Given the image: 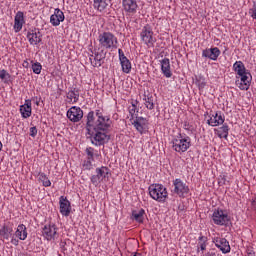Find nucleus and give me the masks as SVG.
Returning a JSON list of instances; mask_svg holds the SVG:
<instances>
[{
	"instance_id": "nucleus-1",
	"label": "nucleus",
	"mask_w": 256,
	"mask_h": 256,
	"mask_svg": "<svg viewBox=\"0 0 256 256\" xmlns=\"http://www.w3.org/2000/svg\"><path fill=\"white\" fill-rule=\"evenodd\" d=\"M113 121L109 115H105L101 110L90 111L86 120V135L91 140L92 145L101 147L109 141L107 131L111 129Z\"/></svg>"
},
{
	"instance_id": "nucleus-2",
	"label": "nucleus",
	"mask_w": 256,
	"mask_h": 256,
	"mask_svg": "<svg viewBox=\"0 0 256 256\" xmlns=\"http://www.w3.org/2000/svg\"><path fill=\"white\" fill-rule=\"evenodd\" d=\"M170 145L173 151L183 155V153L187 152L191 147V137L187 136V134L178 133L172 136Z\"/></svg>"
},
{
	"instance_id": "nucleus-3",
	"label": "nucleus",
	"mask_w": 256,
	"mask_h": 256,
	"mask_svg": "<svg viewBox=\"0 0 256 256\" xmlns=\"http://www.w3.org/2000/svg\"><path fill=\"white\" fill-rule=\"evenodd\" d=\"M100 49L105 51H115L119 45V39L112 32H102L98 35Z\"/></svg>"
},
{
	"instance_id": "nucleus-4",
	"label": "nucleus",
	"mask_w": 256,
	"mask_h": 256,
	"mask_svg": "<svg viewBox=\"0 0 256 256\" xmlns=\"http://www.w3.org/2000/svg\"><path fill=\"white\" fill-rule=\"evenodd\" d=\"M95 173L90 177V181L94 187H99L101 183H107L111 178V170L107 166L96 168Z\"/></svg>"
},
{
	"instance_id": "nucleus-5",
	"label": "nucleus",
	"mask_w": 256,
	"mask_h": 256,
	"mask_svg": "<svg viewBox=\"0 0 256 256\" xmlns=\"http://www.w3.org/2000/svg\"><path fill=\"white\" fill-rule=\"evenodd\" d=\"M148 191L151 199L158 201V203H165L167 197H169L167 188L163 184H151Z\"/></svg>"
},
{
	"instance_id": "nucleus-6",
	"label": "nucleus",
	"mask_w": 256,
	"mask_h": 256,
	"mask_svg": "<svg viewBox=\"0 0 256 256\" xmlns=\"http://www.w3.org/2000/svg\"><path fill=\"white\" fill-rule=\"evenodd\" d=\"M189 185L181 178H176L172 181L171 193L172 195H177L180 199H185L189 196Z\"/></svg>"
},
{
	"instance_id": "nucleus-7",
	"label": "nucleus",
	"mask_w": 256,
	"mask_h": 256,
	"mask_svg": "<svg viewBox=\"0 0 256 256\" xmlns=\"http://www.w3.org/2000/svg\"><path fill=\"white\" fill-rule=\"evenodd\" d=\"M212 221L214 225H218L220 227H227L229 223H231V216H229L227 210L215 208L212 213Z\"/></svg>"
},
{
	"instance_id": "nucleus-8",
	"label": "nucleus",
	"mask_w": 256,
	"mask_h": 256,
	"mask_svg": "<svg viewBox=\"0 0 256 256\" xmlns=\"http://www.w3.org/2000/svg\"><path fill=\"white\" fill-rule=\"evenodd\" d=\"M140 37L144 45H147L148 48L155 47V43H157V39L153 37V28H151V25L146 24L142 28Z\"/></svg>"
},
{
	"instance_id": "nucleus-9",
	"label": "nucleus",
	"mask_w": 256,
	"mask_h": 256,
	"mask_svg": "<svg viewBox=\"0 0 256 256\" xmlns=\"http://www.w3.org/2000/svg\"><path fill=\"white\" fill-rule=\"evenodd\" d=\"M212 243L224 255H227V253H231V245L229 244V240L228 239L223 238L221 236H214L212 238Z\"/></svg>"
},
{
	"instance_id": "nucleus-10",
	"label": "nucleus",
	"mask_w": 256,
	"mask_h": 256,
	"mask_svg": "<svg viewBox=\"0 0 256 256\" xmlns=\"http://www.w3.org/2000/svg\"><path fill=\"white\" fill-rule=\"evenodd\" d=\"M132 125L140 135H144V133H147V129H149V120L143 116H136Z\"/></svg>"
},
{
	"instance_id": "nucleus-11",
	"label": "nucleus",
	"mask_w": 256,
	"mask_h": 256,
	"mask_svg": "<svg viewBox=\"0 0 256 256\" xmlns=\"http://www.w3.org/2000/svg\"><path fill=\"white\" fill-rule=\"evenodd\" d=\"M57 229V225L53 222L44 225L42 229L44 239H46V241H55V239H57Z\"/></svg>"
},
{
	"instance_id": "nucleus-12",
	"label": "nucleus",
	"mask_w": 256,
	"mask_h": 256,
	"mask_svg": "<svg viewBox=\"0 0 256 256\" xmlns=\"http://www.w3.org/2000/svg\"><path fill=\"white\" fill-rule=\"evenodd\" d=\"M105 57H107V52L105 49L98 48L94 50L93 55L90 58L93 67H101L105 63Z\"/></svg>"
},
{
	"instance_id": "nucleus-13",
	"label": "nucleus",
	"mask_w": 256,
	"mask_h": 256,
	"mask_svg": "<svg viewBox=\"0 0 256 256\" xmlns=\"http://www.w3.org/2000/svg\"><path fill=\"white\" fill-rule=\"evenodd\" d=\"M249 76L251 77L250 72H245L244 74H240L236 76V85L240 91H248L249 87H251V81L249 80Z\"/></svg>"
},
{
	"instance_id": "nucleus-14",
	"label": "nucleus",
	"mask_w": 256,
	"mask_h": 256,
	"mask_svg": "<svg viewBox=\"0 0 256 256\" xmlns=\"http://www.w3.org/2000/svg\"><path fill=\"white\" fill-rule=\"evenodd\" d=\"M66 117L71 123H79L83 119V110L79 106H72L67 112Z\"/></svg>"
},
{
	"instance_id": "nucleus-15",
	"label": "nucleus",
	"mask_w": 256,
	"mask_h": 256,
	"mask_svg": "<svg viewBox=\"0 0 256 256\" xmlns=\"http://www.w3.org/2000/svg\"><path fill=\"white\" fill-rule=\"evenodd\" d=\"M209 246V238L207 236L200 235L196 242V253L198 256H205V251Z\"/></svg>"
},
{
	"instance_id": "nucleus-16",
	"label": "nucleus",
	"mask_w": 256,
	"mask_h": 256,
	"mask_svg": "<svg viewBox=\"0 0 256 256\" xmlns=\"http://www.w3.org/2000/svg\"><path fill=\"white\" fill-rule=\"evenodd\" d=\"M225 123V115H223L222 111H217L215 114L210 116V119L207 120V124L210 127H219V125H223Z\"/></svg>"
},
{
	"instance_id": "nucleus-17",
	"label": "nucleus",
	"mask_w": 256,
	"mask_h": 256,
	"mask_svg": "<svg viewBox=\"0 0 256 256\" xmlns=\"http://www.w3.org/2000/svg\"><path fill=\"white\" fill-rule=\"evenodd\" d=\"M63 21H65V14L59 8L54 9V13L50 16L52 27H59Z\"/></svg>"
},
{
	"instance_id": "nucleus-18",
	"label": "nucleus",
	"mask_w": 256,
	"mask_h": 256,
	"mask_svg": "<svg viewBox=\"0 0 256 256\" xmlns=\"http://www.w3.org/2000/svg\"><path fill=\"white\" fill-rule=\"evenodd\" d=\"M60 213L63 217L71 215V202L65 196L59 198Z\"/></svg>"
},
{
	"instance_id": "nucleus-19",
	"label": "nucleus",
	"mask_w": 256,
	"mask_h": 256,
	"mask_svg": "<svg viewBox=\"0 0 256 256\" xmlns=\"http://www.w3.org/2000/svg\"><path fill=\"white\" fill-rule=\"evenodd\" d=\"M118 57L123 73H131V61L127 59V56H125V53L122 49H118Z\"/></svg>"
},
{
	"instance_id": "nucleus-20",
	"label": "nucleus",
	"mask_w": 256,
	"mask_h": 256,
	"mask_svg": "<svg viewBox=\"0 0 256 256\" xmlns=\"http://www.w3.org/2000/svg\"><path fill=\"white\" fill-rule=\"evenodd\" d=\"M221 55V50L218 47L206 48L202 51V57L210 59V61H217Z\"/></svg>"
},
{
	"instance_id": "nucleus-21",
	"label": "nucleus",
	"mask_w": 256,
	"mask_h": 256,
	"mask_svg": "<svg viewBox=\"0 0 256 256\" xmlns=\"http://www.w3.org/2000/svg\"><path fill=\"white\" fill-rule=\"evenodd\" d=\"M23 25H25V13L18 11L14 17V32L19 33L23 29Z\"/></svg>"
},
{
	"instance_id": "nucleus-22",
	"label": "nucleus",
	"mask_w": 256,
	"mask_h": 256,
	"mask_svg": "<svg viewBox=\"0 0 256 256\" xmlns=\"http://www.w3.org/2000/svg\"><path fill=\"white\" fill-rule=\"evenodd\" d=\"M27 39L30 45H38L41 43V32L37 29H32L27 32Z\"/></svg>"
},
{
	"instance_id": "nucleus-23",
	"label": "nucleus",
	"mask_w": 256,
	"mask_h": 256,
	"mask_svg": "<svg viewBox=\"0 0 256 256\" xmlns=\"http://www.w3.org/2000/svg\"><path fill=\"white\" fill-rule=\"evenodd\" d=\"M160 65L164 77H166V79H171V77H173V72H171V61L169 58H163L160 60Z\"/></svg>"
},
{
	"instance_id": "nucleus-24",
	"label": "nucleus",
	"mask_w": 256,
	"mask_h": 256,
	"mask_svg": "<svg viewBox=\"0 0 256 256\" xmlns=\"http://www.w3.org/2000/svg\"><path fill=\"white\" fill-rule=\"evenodd\" d=\"M109 5H111V0H93V8L99 13H105Z\"/></svg>"
},
{
	"instance_id": "nucleus-25",
	"label": "nucleus",
	"mask_w": 256,
	"mask_h": 256,
	"mask_svg": "<svg viewBox=\"0 0 256 256\" xmlns=\"http://www.w3.org/2000/svg\"><path fill=\"white\" fill-rule=\"evenodd\" d=\"M122 7L126 13H137V0H122Z\"/></svg>"
},
{
	"instance_id": "nucleus-26",
	"label": "nucleus",
	"mask_w": 256,
	"mask_h": 256,
	"mask_svg": "<svg viewBox=\"0 0 256 256\" xmlns=\"http://www.w3.org/2000/svg\"><path fill=\"white\" fill-rule=\"evenodd\" d=\"M33 108L31 107V100H25V103L20 106V113L23 119H29L31 117Z\"/></svg>"
},
{
	"instance_id": "nucleus-27",
	"label": "nucleus",
	"mask_w": 256,
	"mask_h": 256,
	"mask_svg": "<svg viewBox=\"0 0 256 256\" xmlns=\"http://www.w3.org/2000/svg\"><path fill=\"white\" fill-rule=\"evenodd\" d=\"M66 97H67L69 103H72V105H75V103L79 102V89L71 88L67 92Z\"/></svg>"
},
{
	"instance_id": "nucleus-28",
	"label": "nucleus",
	"mask_w": 256,
	"mask_h": 256,
	"mask_svg": "<svg viewBox=\"0 0 256 256\" xmlns=\"http://www.w3.org/2000/svg\"><path fill=\"white\" fill-rule=\"evenodd\" d=\"M27 235V226L24 224H19L14 233V236H16L20 241H25V239H27Z\"/></svg>"
},
{
	"instance_id": "nucleus-29",
	"label": "nucleus",
	"mask_w": 256,
	"mask_h": 256,
	"mask_svg": "<svg viewBox=\"0 0 256 256\" xmlns=\"http://www.w3.org/2000/svg\"><path fill=\"white\" fill-rule=\"evenodd\" d=\"M233 71L236 73V77H239V75H243L248 72L245 64L242 61H236L233 64Z\"/></svg>"
},
{
	"instance_id": "nucleus-30",
	"label": "nucleus",
	"mask_w": 256,
	"mask_h": 256,
	"mask_svg": "<svg viewBox=\"0 0 256 256\" xmlns=\"http://www.w3.org/2000/svg\"><path fill=\"white\" fill-rule=\"evenodd\" d=\"M145 217V209L132 211V219L136 221V223H143L145 221Z\"/></svg>"
},
{
	"instance_id": "nucleus-31",
	"label": "nucleus",
	"mask_w": 256,
	"mask_h": 256,
	"mask_svg": "<svg viewBox=\"0 0 256 256\" xmlns=\"http://www.w3.org/2000/svg\"><path fill=\"white\" fill-rule=\"evenodd\" d=\"M143 101L146 109L149 111H153V109H155V101L153 100L152 95L144 94Z\"/></svg>"
},
{
	"instance_id": "nucleus-32",
	"label": "nucleus",
	"mask_w": 256,
	"mask_h": 256,
	"mask_svg": "<svg viewBox=\"0 0 256 256\" xmlns=\"http://www.w3.org/2000/svg\"><path fill=\"white\" fill-rule=\"evenodd\" d=\"M85 153L87 155V159L95 161V159H99L100 155L98 150H95L93 147H87L85 149Z\"/></svg>"
},
{
	"instance_id": "nucleus-33",
	"label": "nucleus",
	"mask_w": 256,
	"mask_h": 256,
	"mask_svg": "<svg viewBox=\"0 0 256 256\" xmlns=\"http://www.w3.org/2000/svg\"><path fill=\"white\" fill-rule=\"evenodd\" d=\"M0 236L4 238L6 241H9V239L13 237V228H10L9 226H3L0 229Z\"/></svg>"
},
{
	"instance_id": "nucleus-34",
	"label": "nucleus",
	"mask_w": 256,
	"mask_h": 256,
	"mask_svg": "<svg viewBox=\"0 0 256 256\" xmlns=\"http://www.w3.org/2000/svg\"><path fill=\"white\" fill-rule=\"evenodd\" d=\"M217 135L220 139H227L229 137V125L223 124L218 130Z\"/></svg>"
},
{
	"instance_id": "nucleus-35",
	"label": "nucleus",
	"mask_w": 256,
	"mask_h": 256,
	"mask_svg": "<svg viewBox=\"0 0 256 256\" xmlns=\"http://www.w3.org/2000/svg\"><path fill=\"white\" fill-rule=\"evenodd\" d=\"M195 84L197 85L199 91H203V89L207 87V80L203 76L199 75L196 77Z\"/></svg>"
},
{
	"instance_id": "nucleus-36",
	"label": "nucleus",
	"mask_w": 256,
	"mask_h": 256,
	"mask_svg": "<svg viewBox=\"0 0 256 256\" xmlns=\"http://www.w3.org/2000/svg\"><path fill=\"white\" fill-rule=\"evenodd\" d=\"M39 181H41L43 187H51V180H49V177L45 173H39L38 175Z\"/></svg>"
},
{
	"instance_id": "nucleus-37",
	"label": "nucleus",
	"mask_w": 256,
	"mask_h": 256,
	"mask_svg": "<svg viewBox=\"0 0 256 256\" xmlns=\"http://www.w3.org/2000/svg\"><path fill=\"white\" fill-rule=\"evenodd\" d=\"M93 161L94 160H91L89 158H87L86 160H84L82 162V169L84 171H91V169H93Z\"/></svg>"
},
{
	"instance_id": "nucleus-38",
	"label": "nucleus",
	"mask_w": 256,
	"mask_h": 256,
	"mask_svg": "<svg viewBox=\"0 0 256 256\" xmlns=\"http://www.w3.org/2000/svg\"><path fill=\"white\" fill-rule=\"evenodd\" d=\"M31 63H32L33 73H35V75H41V71L43 69V66L41 65V63H39V62L33 63V61H31Z\"/></svg>"
},
{
	"instance_id": "nucleus-39",
	"label": "nucleus",
	"mask_w": 256,
	"mask_h": 256,
	"mask_svg": "<svg viewBox=\"0 0 256 256\" xmlns=\"http://www.w3.org/2000/svg\"><path fill=\"white\" fill-rule=\"evenodd\" d=\"M0 79H2V81H7L11 79V74H9L7 70L3 69L0 71Z\"/></svg>"
},
{
	"instance_id": "nucleus-40",
	"label": "nucleus",
	"mask_w": 256,
	"mask_h": 256,
	"mask_svg": "<svg viewBox=\"0 0 256 256\" xmlns=\"http://www.w3.org/2000/svg\"><path fill=\"white\" fill-rule=\"evenodd\" d=\"M137 113H139V109L138 108H133V107H129V114L131 116V119H135V116L137 115Z\"/></svg>"
},
{
	"instance_id": "nucleus-41",
	"label": "nucleus",
	"mask_w": 256,
	"mask_h": 256,
	"mask_svg": "<svg viewBox=\"0 0 256 256\" xmlns=\"http://www.w3.org/2000/svg\"><path fill=\"white\" fill-rule=\"evenodd\" d=\"M30 137H37V127L33 126L30 128Z\"/></svg>"
},
{
	"instance_id": "nucleus-42",
	"label": "nucleus",
	"mask_w": 256,
	"mask_h": 256,
	"mask_svg": "<svg viewBox=\"0 0 256 256\" xmlns=\"http://www.w3.org/2000/svg\"><path fill=\"white\" fill-rule=\"evenodd\" d=\"M10 243H12V245H15L17 247V245H19V239L15 238V236H12Z\"/></svg>"
},
{
	"instance_id": "nucleus-43",
	"label": "nucleus",
	"mask_w": 256,
	"mask_h": 256,
	"mask_svg": "<svg viewBox=\"0 0 256 256\" xmlns=\"http://www.w3.org/2000/svg\"><path fill=\"white\" fill-rule=\"evenodd\" d=\"M251 207H252V211H255V213H256V197H254L251 200Z\"/></svg>"
},
{
	"instance_id": "nucleus-44",
	"label": "nucleus",
	"mask_w": 256,
	"mask_h": 256,
	"mask_svg": "<svg viewBox=\"0 0 256 256\" xmlns=\"http://www.w3.org/2000/svg\"><path fill=\"white\" fill-rule=\"evenodd\" d=\"M137 105H139V101L134 100V101L131 102V106L130 107L137 108Z\"/></svg>"
},
{
	"instance_id": "nucleus-45",
	"label": "nucleus",
	"mask_w": 256,
	"mask_h": 256,
	"mask_svg": "<svg viewBox=\"0 0 256 256\" xmlns=\"http://www.w3.org/2000/svg\"><path fill=\"white\" fill-rule=\"evenodd\" d=\"M22 65L25 69H27L29 67V61L24 60Z\"/></svg>"
},
{
	"instance_id": "nucleus-46",
	"label": "nucleus",
	"mask_w": 256,
	"mask_h": 256,
	"mask_svg": "<svg viewBox=\"0 0 256 256\" xmlns=\"http://www.w3.org/2000/svg\"><path fill=\"white\" fill-rule=\"evenodd\" d=\"M225 181H227V179H225V176H221V180L219 181V183H222V185H225Z\"/></svg>"
},
{
	"instance_id": "nucleus-47",
	"label": "nucleus",
	"mask_w": 256,
	"mask_h": 256,
	"mask_svg": "<svg viewBox=\"0 0 256 256\" xmlns=\"http://www.w3.org/2000/svg\"><path fill=\"white\" fill-rule=\"evenodd\" d=\"M247 256H255V252L253 251L247 252Z\"/></svg>"
},
{
	"instance_id": "nucleus-48",
	"label": "nucleus",
	"mask_w": 256,
	"mask_h": 256,
	"mask_svg": "<svg viewBox=\"0 0 256 256\" xmlns=\"http://www.w3.org/2000/svg\"><path fill=\"white\" fill-rule=\"evenodd\" d=\"M2 149H3V143H1L0 141V151H2Z\"/></svg>"
},
{
	"instance_id": "nucleus-49",
	"label": "nucleus",
	"mask_w": 256,
	"mask_h": 256,
	"mask_svg": "<svg viewBox=\"0 0 256 256\" xmlns=\"http://www.w3.org/2000/svg\"><path fill=\"white\" fill-rule=\"evenodd\" d=\"M184 129H189V128H187V124H185Z\"/></svg>"
}]
</instances>
